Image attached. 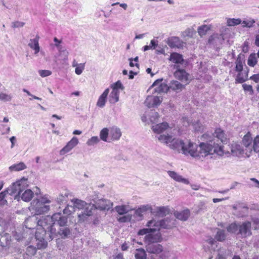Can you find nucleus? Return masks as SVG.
I'll list each match as a JSON object with an SVG mask.
<instances>
[{"label": "nucleus", "mask_w": 259, "mask_h": 259, "mask_svg": "<svg viewBox=\"0 0 259 259\" xmlns=\"http://www.w3.org/2000/svg\"><path fill=\"white\" fill-rule=\"evenodd\" d=\"M252 147L254 151L257 153L259 156V136H256L254 138Z\"/></svg>", "instance_id": "nucleus-48"}, {"label": "nucleus", "mask_w": 259, "mask_h": 259, "mask_svg": "<svg viewBox=\"0 0 259 259\" xmlns=\"http://www.w3.org/2000/svg\"><path fill=\"white\" fill-rule=\"evenodd\" d=\"M115 211L120 215H122L127 213L131 208L127 205H118L115 207Z\"/></svg>", "instance_id": "nucleus-36"}, {"label": "nucleus", "mask_w": 259, "mask_h": 259, "mask_svg": "<svg viewBox=\"0 0 259 259\" xmlns=\"http://www.w3.org/2000/svg\"><path fill=\"white\" fill-rule=\"evenodd\" d=\"M252 80L255 81V82H258L259 81V74H254L251 77Z\"/></svg>", "instance_id": "nucleus-64"}, {"label": "nucleus", "mask_w": 259, "mask_h": 259, "mask_svg": "<svg viewBox=\"0 0 259 259\" xmlns=\"http://www.w3.org/2000/svg\"><path fill=\"white\" fill-rule=\"evenodd\" d=\"M252 142V139L251 137V134L250 133H248L244 136L242 139V144L246 148H248L250 152L252 151L253 148Z\"/></svg>", "instance_id": "nucleus-23"}, {"label": "nucleus", "mask_w": 259, "mask_h": 259, "mask_svg": "<svg viewBox=\"0 0 259 259\" xmlns=\"http://www.w3.org/2000/svg\"><path fill=\"white\" fill-rule=\"evenodd\" d=\"M78 143V139L75 137H73L71 140L67 143L66 145L60 150V155H64L68 153L76 146Z\"/></svg>", "instance_id": "nucleus-18"}, {"label": "nucleus", "mask_w": 259, "mask_h": 259, "mask_svg": "<svg viewBox=\"0 0 259 259\" xmlns=\"http://www.w3.org/2000/svg\"><path fill=\"white\" fill-rule=\"evenodd\" d=\"M156 228H144L139 231L138 234L139 235H144L149 234L152 232L156 231Z\"/></svg>", "instance_id": "nucleus-47"}, {"label": "nucleus", "mask_w": 259, "mask_h": 259, "mask_svg": "<svg viewBox=\"0 0 259 259\" xmlns=\"http://www.w3.org/2000/svg\"><path fill=\"white\" fill-rule=\"evenodd\" d=\"M121 135L122 133L119 127L116 126H113L109 128V139L110 142L119 140Z\"/></svg>", "instance_id": "nucleus-17"}, {"label": "nucleus", "mask_w": 259, "mask_h": 259, "mask_svg": "<svg viewBox=\"0 0 259 259\" xmlns=\"http://www.w3.org/2000/svg\"><path fill=\"white\" fill-rule=\"evenodd\" d=\"M194 128L196 131H201L202 130V125L201 123L199 121H197L195 123L193 124Z\"/></svg>", "instance_id": "nucleus-62"}, {"label": "nucleus", "mask_w": 259, "mask_h": 259, "mask_svg": "<svg viewBox=\"0 0 259 259\" xmlns=\"http://www.w3.org/2000/svg\"><path fill=\"white\" fill-rule=\"evenodd\" d=\"M224 146L219 143H215V139L209 140L206 143H201L198 150L199 157H204L208 155L216 153L219 156H222L224 152Z\"/></svg>", "instance_id": "nucleus-3"}, {"label": "nucleus", "mask_w": 259, "mask_h": 259, "mask_svg": "<svg viewBox=\"0 0 259 259\" xmlns=\"http://www.w3.org/2000/svg\"><path fill=\"white\" fill-rule=\"evenodd\" d=\"M100 141V139L97 136L92 137L89 139L87 142V144L88 146H94V145L98 143Z\"/></svg>", "instance_id": "nucleus-49"}, {"label": "nucleus", "mask_w": 259, "mask_h": 259, "mask_svg": "<svg viewBox=\"0 0 259 259\" xmlns=\"http://www.w3.org/2000/svg\"><path fill=\"white\" fill-rule=\"evenodd\" d=\"M148 119L152 123H156L158 121L159 114L157 112L151 111L148 114Z\"/></svg>", "instance_id": "nucleus-41"}, {"label": "nucleus", "mask_w": 259, "mask_h": 259, "mask_svg": "<svg viewBox=\"0 0 259 259\" xmlns=\"http://www.w3.org/2000/svg\"><path fill=\"white\" fill-rule=\"evenodd\" d=\"M27 187V179L23 178L13 183L6 190L8 194L10 195H15V199L19 200L21 193Z\"/></svg>", "instance_id": "nucleus-6"}, {"label": "nucleus", "mask_w": 259, "mask_h": 259, "mask_svg": "<svg viewBox=\"0 0 259 259\" xmlns=\"http://www.w3.org/2000/svg\"><path fill=\"white\" fill-rule=\"evenodd\" d=\"M226 237V234L225 231L223 230L218 229L215 236V238L219 241H223L225 240Z\"/></svg>", "instance_id": "nucleus-43"}, {"label": "nucleus", "mask_w": 259, "mask_h": 259, "mask_svg": "<svg viewBox=\"0 0 259 259\" xmlns=\"http://www.w3.org/2000/svg\"><path fill=\"white\" fill-rule=\"evenodd\" d=\"M57 246L59 250H63L65 249V246L63 244V242H62V241H58L57 243Z\"/></svg>", "instance_id": "nucleus-63"}, {"label": "nucleus", "mask_w": 259, "mask_h": 259, "mask_svg": "<svg viewBox=\"0 0 259 259\" xmlns=\"http://www.w3.org/2000/svg\"><path fill=\"white\" fill-rule=\"evenodd\" d=\"M51 201L48 196L45 195L40 199L33 200L31 202L30 209L35 212L36 214H41L47 212L50 210Z\"/></svg>", "instance_id": "nucleus-5"}, {"label": "nucleus", "mask_w": 259, "mask_h": 259, "mask_svg": "<svg viewBox=\"0 0 259 259\" xmlns=\"http://www.w3.org/2000/svg\"><path fill=\"white\" fill-rule=\"evenodd\" d=\"M25 24V23L20 21H15L12 23V27L13 28L22 27Z\"/></svg>", "instance_id": "nucleus-61"}, {"label": "nucleus", "mask_w": 259, "mask_h": 259, "mask_svg": "<svg viewBox=\"0 0 259 259\" xmlns=\"http://www.w3.org/2000/svg\"><path fill=\"white\" fill-rule=\"evenodd\" d=\"M162 101V98L160 96H148L145 101V105L148 108L156 107Z\"/></svg>", "instance_id": "nucleus-13"}, {"label": "nucleus", "mask_w": 259, "mask_h": 259, "mask_svg": "<svg viewBox=\"0 0 259 259\" xmlns=\"http://www.w3.org/2000/svg\"><path fill=\"white\" fill-rule=\"evenodd\" d=\"M210 29V27L206 25H203L198 27V33L200 36L206 34V32Z\"/></svg>", "instance_id": "nucleus-46"}, {"label": "nucleus", "mask_w": 259, "mask_h": 259, "mask_svg": "<svg viewBox=\"0 0 259 259\" xmlns=\"http://www.w3.org/2000/svg\"><path fill=\"white\" fill-rule=\"evenodd\" d=\"M50 233L49 236L51 240L55 237H59L62 239L68 238L71 234V230L67 226L58 228H52L48 230Z\"/></svg>", "instance_id": "nucleus-7"}, {"label": "nucleus", "mask_w": 259, "mask_h": 259, "mask_svg": "<svg viewBox=\"0 0 259 259\" xmlns=\"http://www.w3.org/2000/svg\"><path fill=\"white\" fill-rule=\"evenodd\" d=\"M13 96L11 94H7L5 93H1L0 100L4 102H9L12 100Z\"/></svg>", "instance_id": "nucleus-51"}, {"label": "nucleus", "mask_w": 259, "mask_h": 259, "mask_svg": "<svg viewBox=\"0 0 259 259\" xmlns=\"http://www.w3.org/2000/svg\"><path fill=\"white\" fill-rule=\"evenodd\" d=\"M206 242L209 245V247L211 248L212 249H215V247L213 246H217V241H215L214 239H213L212 238H208V239L206 240Z\"/></svg>", "instance_id": "nucleus-58"}, {"label": "nucleus", "mask_w": 259, "mask_h": 259, "mask_svg": "<svg viewBox=\"0 0 259 259\" xmlns=\"http://www.w3.org/2000/svg\"><path fill=\"white\" fill-rule=\"evenodd\" d=\"M241 20L240 19L228 18L227 19V24L229 26H234L241 24Z\"/></svg>", "instance_id": "nucleus-45"}, {"label": "nucleus", "mask_w": 259, "mask_h": 259, "mask_svg": "<svg viewBox=\"0 0 259 259\" xmlns=\"http://www.w3.org/2000/svg\"><path fill=\"white\" fill-rule=\"evenodd\" d=\"M7 194V190L0 193V205H4L7 203V200L5 199Z\"/></svg>", "instance_id": "nucleus-55"}, {"label": "nucleus", "mask_w": 259, "mask_h": 259, "mask_svg": "<svg viewBox=\"0 0 259 259\" xmlns=\"http://www.w3.org/2000/svg\"><path fill=\"white\" fill-rule=\"evenodd\" d=\"M169 60L176 64H182L184 62L183 56L177 53H171Z\"/></svg>", "instance_id": "nucleus-31"}, {"label": "nucleus", "mask_w": 259, "mask_h": 259, "mask_svg": "<svg viewBox=\"0 0 259 259\" xmlns=\"http://www.w3.org/2000/svg\"><path fill=\"white\" fill-rule=\"evenodd\" d=\"M148 211H152V207L149 204L143 205L135 210V214L137 217L142 218L144 213Z\"/></svg>", "instance_id": "nucleus-25"}, {"label": "nucleus", "mask_w": 259, "mask_h": 259, "mask_svg": "<svg viewBox=\"0 0 259 259\" xmlns=\"http://www.w3.org/2000/svg\"><path fill=\"white\" fill-rule=\"evenodd\" d=\"M181 41L178 37H171L168 38L166 41L167 44L170 48H179L182 46Z\"/></svg>", "instance_id": "nucleus-28"}, {"label": "nucleus", "mask_w": 259, "mask_h": 259, "mask_svg": "<svg viewBox=\"0 0 259 259\" xmlns=\"http://www.w3.org/2000/svg\"><path fill=\"white\" fill-rule=\"evenodd\" d=\"M146 249L148 252L153 254H158L163 250L162 245L154 243H148L146 246Z\"/></svg>", "instance_id": "nucleus-19"}, {"label": "nucleus", "mask_w": 259, "mask_h": 259, "mask_svg": "<svg viewBox=\"0 0 259 259\" xmlns=\"http://www.w3.org/2000/svg\"><path fill=\"white\" fill-rule=\"evenodd\" d=\"M109 136V128H103L100 132V138L104 142H110Z\"/></svg>", "instance_id": "nucleus-34"}, {"label": "nucleus", "mask_w": 259, "mask_h": 259, "mask_svg": "<svg viewBox=\"0 0 259 259\" xmlns=\"http://www.w3.org/2000/svg\"><path fill=\"white\" fill-rule=\"evenodd\" d=\"M119 91L115 89H112L110 94L109 101L110 103L114 104L119 100Z\"/></svg>", "instance_id": "nucleus-33"}, {"label": "nucleus", "mask_w": 259, "mask_h": 259, "mask_svg": "<svg viewBox=\"0 0 259 259\" xmlns=\"http://www.w3.org/2000/svg\"><path fill=\"white\" fill-rule=\"evenodd\" d=\"M236 67H235V71L239 72L241 71H243V61L241 59V58L238 56L237 58L236 62Z\"/></svg>", "instance_id": "nucleus-44"}, {"label": "nucleus", "mask_w": 259, "mask_h": 259, "mask_svg": "<svg viewBox=\"0 0 259 259\" xmlns=\"http://www.w3.org/2000/svg\"><path fill=\"white\" fill-rule=\"evenodd\" d=\"M39 75L42 77H46L51 75L52 71L49 70H39L38 71Z\"/></svg>", "instance_id": "nucleus-53"}, {"label": "nucleus", "mask_w": 259, "mask_h": 259, "mask_svg": "<svg viewBox=\"0 0 259 259\" xmlns=\"http://www.w3.org/2000/svg\"><path fill=\"white\" fill-rule=\"evenodd\" d=\"M109 92V89H106L102 94V95L99 97L97 103V106L102 108L105 106Z\"/></svg>", "instance_id": "nucleus-27"}, {"label": "nucleus", "mask_w": 259, "mask_h": 259, "mask_svg": "<svg viewBox=\"0 0 259 259\" xmlns=\"http://www.w3.org/2000/svg\"><path fill=\"white\" fill-rule=\"evenodd\" d=\"M242 87L245 91L249 92L250 95H253V91L251 85L243 84Z\"/></svg>", "instance_id": "nucleus-59"}, {"label": "nucleus", "mask_w": 259, "mask_h": 259, "mask_svg": "<svg viewBox=\"0 0 259 259\" xmlns=\"http://www.w3.org/2000/svg\"><path fill=\"white\" fill-rule=\"evenodd\" d=\"M190 211L188 209H184L181 211H175L174 212L175 217L182 221H186L189 218Z\"/></svg>", "instance_id": "nucleus-22"}, {"label": "nucleus", "mask_w": 259, "mask_h": 259, "mask_svg": "<svg viewBox=\"0 0 259 259\" xmlns=\"http://www.w3.org/2000/svg\"><path fill=\"white\" fill-rule=\"evenodd\" d=\"M231 151L235 155L242 154L243 153V149L240 145H236L232 148Z\"/></svg>", "instance_id": "nucleus-50"}, {"label": "nucleus", "mask_w": 259, "mask_h": 259, "mask_svg": "<svg viewBox=\"0 0 259 259\" xmlns=\"http://www.w3.org/2000/svg\"><path fill=\"white\" fill-rule=\"evenodd\" d=\"M153 89L154 93H166L168 91V85L163 82V79L155 80L150 87L149 90Z\"/></svg>", "instance_id": "nucleus-11"}, {"label": "nucleus", "mask_w": 259, "mask_h": 259, "mask_svg": "<svg viewBox=\"0 0 259 259\" xmlns=\"http://www.w3.org/2000/svg\"><path fill=\"white\" fill-rule=\"evenodd\" d=\"M213 139H215V143H227L228 141L227 136L225 134L224 131L221 128H217L212 134Z\"/></svg>", "instance_id": "nucleus-15"}, {"label": "nucleus", "mask_w": 259, "mask_h": 259, "mask_svg": "<svg viewBox=\"0 0 259 259\" xmlns=\"http://www.w3.org/2000/svg\"><path fill=\"white\" fill-rule=\"evenodd\" d=\"M73 211H74V209L72 205H67V206L63 209V215H65L66 214L69 215L71 214Z\"/></svg>", "instance_id": "nucleus-52"}, {"label": "nucleus", "mask_w": 259, "mask_h": 259, "mask_svg": "<svg viewBox=\"0 0 259 259\" xmlns=\"http://www.w3.org/2000/svg\"><path fill=\"white\" fill-rule=\"evenodd\" d=\"M136 259H146V253L143 248L137 249L135 254Z\"/></svg>", "instance_id": "nucleus-40"}, {"label": "nucleus", "mask_w": 259, "mask_h": 259, "mask_svg": "<svg viewBox=\"0 0 259 259\" xmlns=\"http://www.w3.org/2000/svg\"><path fill=\"white\" fill-rule=\"evenodd\" d=\"M84 69V64L80 63L76 67L75 72L77 75H80L82 73L83 70Z\"/></svg>", "instance_id": "nucleus-56"}, {"label": "nucleus", "mask_w": 259, "mask_h": 259, "mask_svg": "<svg viewBox=\"0 0 259 259\" xmlns=\"http://www.w3.org/2000/svg\"><path fill=\"white\" fill-rule=\"evenodd\" d=\"M174 75L176 78L184 83L185 85L189 84L192 80L191 75L184 69H179L177 70L174 73Z\"/></svg>", "instance_id": "nucleus-12"}, {"label": "nucleus", "mask_w": 259, "mask_h": 259, "mask_svg": "<svg viewBox=\"0 0 259 259\" xmlns=\"http://www.w3.org/2000/svg\"><path fill=\"white\" fill-rule=\"evenodd\" d=\"M41 228L37 229L35 236L37 242L36 243L38 249L45 248L48 245L47 242L45 240V236L46 234V228L45 226H41Z\"/></svg>", "instance_id": "nucleus-8"}, {"label": "nucleus", "mask_w": 259, "mask_h": 259, "mask_svg": "<svg viewBox=\"0 0 259 259\" xmlns=\"http://www.w3.org/2000/svg\"><path fill=\"white\" fill-rule=\"evenodd\" d=\"M247 79V73L245 71L238 72L236 78V82L238 83H243Z\"/></svg>", "instance_id": "nucleus-37"}, {"label": "nucleus", "mask_w": 259, "mask_h": 259, "mask_svg": "<svg viewBox=\"0 0 259 259\" xmlns=\"http://www.w3.org/2000/svg\"><path fill=\"white\" fill-rule=\"evenodd\" d=\"M131 219H132L131 215L128 214V215H124V216L119 217L118 219V221L121 223H125V222H130L131 221Z\"/></svg>", "instance_id": "nucleus-57"}, {"label": "nucleus", "mask_w": 259, "mask_h": 259, "mask_svg": "<svg viewBox=\"0 0 259 259\" xmlns=\"http://www.w3.org/2000/svg\"><path fill=\"white\" fill-rule=\"evenodd\" d=\"M71 201L74 209L76 208L78 209H81L85 208L89 205L85 201L77 198H73Z\"/></svg>", "instance_id": "nucleus-26"}, {"label": "nucleus", "mask_w": 259, "mask_h": 259, "mask_svg": "<svg viewBox=\"0 0 259 259\" xmlns=\"http://www.w3.org/2000/svg\"><path fill=\"white\" fill-rule=\"evenodd\" d=\"M72 196V194L68 191H65L60 193L57 197L56 201L59 204H63L67 202L68 198Z\"/></svg>", "instance_id": "nucleus-24"}, {"label": "nucleus", "mask_w": 259, "mask_h": 259, "mask_svg": "<svg viewBox=\"0 0 259 259\" xmlns=\"http://www.w3.org/2000/svg\"><path fill=\"white\" fill-rule=\"evenodd\" d=\"M27 168L25 164L23 162H20L17 164H14L10 166L9 168L10 171H20Z\"/></svg>", "instance_id": "nucleus-35"}, {"label": "nucleus", "mask_w": 259, "mask_h": 259, "mask_svg": "<svg viewBox=\"0 0 259 259\" xmlns=\"http://www.w3.org/2000/svg\"><path fill=\"white\" fill-rule=\"evenodd\" d=\"M257 54L255 53L251 54L247 60V64L251 67H254L257 62Z\"/></svg>", "instance_id": "nucleus-38"}, {"label": "nucleus", "mask_w": 259, "mask_h": 259, "mask_svg": "<svg viewBox=\"0 0 259 259\" xmlns=\"http://www.w3.org/2000/svg\"><path fill=\"white\" fill-rule=\"evenodd\" d=\"M169 127H170L167 122H163L160 123L153 125L151 128L154 133L159 135L158 136H156L157 138H158L159 136L163 135V134H161L168 129ZM165 135H167V134ZM157 139L158 140V139Z\"/></svg>", "instance_id": "nucleus-16"}, {"label": "nucleus", "mask_w": 259, "mask_h": 259, "mask_svg": "<svg viewBox=\"0 0 259 259\" xmlns=\"http://www.w3.org/2000/svg\"><path fill=\"white\" fill-rule=\"evenodd\" d=\"M167 173L169 177L173 179L176 181L178 182H182L184 184H188L189 181L187 179L182 178V177L179 175L178 174L174 171H168Z\"/></svg>", "instance_id": "nucleus-29"}, {"label": "nucleus", "mask_w": 259, "mask_h": 259, "mask_svg": "<svg viewBox=\"0 0 259 259\" xmlns=\"http://www.w3.org/2000/svg\"><path fill=\"white\" fill-rule=\"evenodd\" d=\"M56 47L60 53V55L63 57V59H67L69 53L66 49L63 46H59V45H56Z\"/></svg>", "instance_id": "nucleus-39"}, {"label": "nucleus", "mask_w": 259, "mask_h": 259, "mask_svg": "<svg viewBox=\"0 0 259 259\" xmlns=\"http://www.w3.org/2000/svg\"><path fill=\"white\" fill-rule=\"evenodd\" d=\"M68 217L63 215L61 212L54 213L52 217L47 216L38 221V225L45 226L46 229L58 228L67 226Z\"/></svg>", "instance_id": "nucleus-2"}, {"label": "nucleus", "mask_w": 259, "mask_h": 259, "mask_svg": "<svg viewBox=\"0 0 259 259\" xmlns=\"http://www.w3.org/2000/svg\"><path fill=\"white\" fill-rule=\"evenodd\" d=\"M112 89H115L116 90H118V89H123V87L120 82V81L118 80L114 84L112 85Z\"/></svg>", "instance_id": "nucleus-60"}, {"label": "nucleus", "mask_w": 259, "mask_h": 259, "mask_svg": "<svg viewBox=\"0 0 259 259\" xmlns=\"http://www.w3.org/2000/svg\"><path fill=\"white\" fill-rule=\"evenodd\" d=\"M185 85L181 83L177 80H172L168 85V90H171L177 93L182 91L185 88Z\"/></svg>", "instance_id": "nucleus-20"}, {"label": "nucleus", "mask_w": 259, "mask_h": 259, "mask_svg": "<svg viewBox=\"0 0 259 259\" xmlns=\"http://www.w3.org/2000/svg\"><path fill=\"white\" fill-rule=\"evenodd\" d=\"M39 37L36 36V38L31 39L28 46L34 50V54H37L39 52V46L38 44Z\"/></svg>", "instance_id": "nucleus-32"}, {"label": "nucleus", "mask_w": 259, "mask_h": 259, "mask_svg": "<svg viewBox=\"0 0 259 259\" xmlns=\"http://www.w3.org/2000/svg\"><path fill=\"white\" fill-rule=\"evenodd\" d=\"M157 46V44L155 40L152 39L151 40L150 45L149 46H145L144 47V51H146L149 49H155Z\"/></svg>", "instance_id": "nucleus-54"}, {"label": "nucleus", "mask_w": 259, "mask_h": 259, "mask_svg": "<svg viewBox=\"0 0 259 259\" xmlns=\"http://www.w3.org/2000/svg\"><path fill=\"white\" fill-rule=\"evenodd\" d=\"M251 224L249 221L231 224L227 228V231L234 233L239 237L246 238L251 235Z\"/></svg>", "instance_id": "nucleus-4"}, {"label": "nucleus", "mask_w": 259, "mask_h": 259, "mask_svg": "<svg viewBox=\"0 0 259 259\" xmlns=\"http://www.w3.org/2000/svg\"><path fill=\"white\" fill-rule=\"evenodd\" d=\"M95 209V207L91 203L84 208L81 213L78 214V222L81 223L83 222H88L89 218L93 215V210Z\"/></svg>", "instance_id": "nucleus-10"}, {"label": "nucleus", "mask_w": 259, "mask_h": 259, "mask_svg": "<svg viewBox=\"0 0 259 259\" xmlns=\"http://www.w3.org/2000/svg\"><path fill=\"white\" fill-rule=\"evenodd\" d=\"M168 213V209L166 207H158L156 208V214L159 217L165 216Z\"/></svg>", "instance_id": "nucleus-42"}, {"label": "nucleus", "mask_w": 259, "mask_h": 259, "mask_svg": "<svg viewBox=\"0 0 259 259\" xmlns=\"http://www.w3.org/2000/svg\"><path fill=\"white\" fill-rule=\"evenodd\" d=\"M174 225H175V224L174 223L173 220H170L168 218H165L164 219H163V220L159 221H156L155 220H153L149 221L147 223L146 226H147L148 227H151L152 226H155V227H159V226L164 229H170Z\"/></svg>", "instance_id": "nucleus-9"}, {"label": "nucleus", "mask_w": 259, "mask_h": 259, "mask_svg": "<svg viewBox=\"0 0 259 259\" xmlns=\"http://www.w3.org/2000/svg\"><path fill=\"white\" fill-rule=\"evenodd\" d=\"M158 141L171 149L178 151H182L184 154L190 155L193 157H198L199 153L197 145L190 141L184 142L182 140L173 138L169 135H160Z\"/></svg>", "instance_id": "nucleus-1"}, {"label": "nucleus", "mask_w": 259, "mask_h": 259, "mask_svg": "<svg viewBox=\"0 0 259 259\" xmlns=\"http://www.w3.org/2000/svg\"><path fill=\"white\" fill-rule=\"evenodd\" d=\"M145 239L148 243H155L160 242L162 240L161 235L160 233L159 232V229L158 232L155 234H152L151 233L145 236Z\"/></svg>", "instance_id": "nucleus-21"}, {"label": "nucleus", "mask_w": 259, "mask_h": 259, "mask_svg": "<svg viewBox=\"0 0 259 259\" xmlns=\"http://www.w3.org/2000/svg\"><path fill=\"white\" fill-rule=\"evenodd\" d=\"M95 207V209H98L101 210H109L113 206V203L107 199H99L96 204H92Z\"/></svg>", "instance_id": "nucleus-14"}, {"label": "nucleus", "mask_w": 259, "mask_h": 259, "mask_svg": "<svg viewBox=\"0 0 259 259\" xmlns=\"http://www.w3.org/2000/svg\"><path fill=\"white\" fill-rule=\"evenodd\" d=\"M24 191L21 193L20 197L24 201L29 202L33 197L34 192L30 189H25Z\"/></svg>", "instance_id": "nucleus-30"}]
</instances>
